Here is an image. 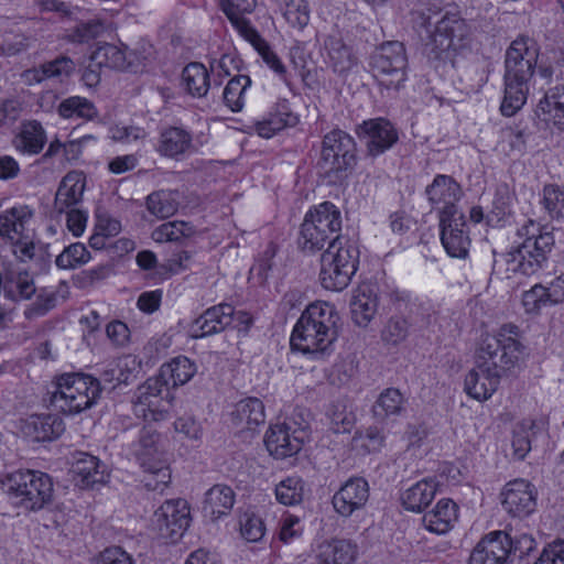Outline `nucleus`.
Segmentation results:
<instances>
[{
	"instance_id": "nucleus-59",
	"label": "nucleus",
	"mask_w": 564,
	"mask_h": 564,
	"mask_svg": "<svg viewBox=\"0 0 564 564\" xmlns=\"http://www.w3.org/2000/svg\"><path fill=\"white\" fill-rule=\"evenodd\" d=\"M409 334V323L401 316L391 317L381 333V338L387 344L397 345L404 340Z\"/></svg>"
},
{
	"instance_id": "nucleus-10",
	"label": "nucleus",
	"mask_w": 564,
	"mask_h": 564,
	"mask_svg": "<svg viewBox=\"0 0 564 564\" xmlns=\"http://www.w3.org/2000/svg\"><path fill=\"white\" fill-rule=\"evenodd\" d=\"M170 389L161 375L149 378L141 384L133 399V412L143 420L158 421L169 411Z\"/></svg>"
},
{
	"instance_id": "nucleus-2",
	"label": "nucleus",
	"mask_w": 564,
	"mask_h": 564,
	"mask_svg": "<svg viewBox=\"0 0 564 564\" xmlns=\"http://www.w3.org/2000/svg\"><path fill=\"white\" fill-rule=\"evenodd\" d=\"M339 319L334 305L327 302L310 304L293 328L290 338L292 349L315 359L328 355L338 337Z\"/></svg>"
},
{
	"instance_id": "nucleus-1",
	"label": "nucleus",
	"mask_w": 564,
	"mask_h": 564,
	"mask_svg": "<svg viewBox=\"0 0 564 564\" xmlns=\"http://www.w3.org/2000/svg\"><path fill=\"white\" fill-rule=\"evenodd\" d=\"M129 358L110 362L97 379L90 375L65 373L57 378L50 391L52 408L67 415L78 414L91 408L104 390L129 382Z\"/></svg>"
},
{
	"instance_id": "nucleus-8",
	"label": "nucleus",
	"mask_w": 564,
	"mask_h": 564,
	"mask_svg": "<svg viewBox=\"0 0 564 564\" xmlns=\"http://www.w3.org/2000/svg\"><path fill=\"white\" fill-rule=\"evenodd\" d=\"M522 349L518 340L503 334L486 338L476 351L475 365L484 372L502 378L519 367Z\"/></svg>"
},
{
	"instance_id": "nucleus-47",
	"label": "nucleus",
	"mask_w": 564,
	"mask_h": 564,
	"mask_svg": "<svg viewBox=\"0 0 564 564\" xmlns=\"http://www.w3.org/2000/svg\"><path fill=\"white\" fill-rule=\"evenodd\" d=\"M251 85V79L247 75H238L231 78L223 93V98L231 111H240L243 107V95Z\"/></svg>"
},
{
	"instance_id": "nucleus-6",
	"label": "nucleus",
	"mask_w": 564,
	"mask_h": 564,
	"mask_svg": "<svg viewBox=\"0 0 564 564\" xmlns=\"http://www.w3.org/2000/svg\"><path fill=\"white\" fill-rule=\"evenodd\" d=\"M356 165V142L347 132L335 129L324 135L318 167L330 185L341 184Z\"/></svg>"
},
{
	"instance_id": "nucleus-35",
	"label": "nucleus",
	"mask_w": 564,
	"mask_h": 564,
	"mask_svg": "<svg viewBox=\"0 0 564 564\" xmlns=\"http://www.w3.org/2000/svg\"><path fill=\"white\" fill-rule=\"evenodd\" d=\"M192 134L178 127H170L160 135L158 151L167 158H177L186 153L193 145Z\"/></svg>"
},
{
	"instance_id": "nucleus-60",
	"label": "nucleus",
	"mask_w": 564,
	"mask_h": 564,
	"mask_svg": "<svg viewBox=\"0 0 564 564\" xmlns=\"http://www.w3.org/2000/svg\"><path fill=\"white\" fill-rule=\"evenodd\" d=\"M296 122V117L292 113H284V117H272L269 120L259 122L257 124V132L262 138H271L275 132L284 129L288 126H293Z\"/></svg>"
},
{
	"instance_id": "nucleus-33",
	"label": "nucleus",
	"mask_w": 564,
	"mask_h": 564,
	"mask_svg": "<svg viewBox=\"0 0 564 564\" xmlns=\"http://www.w3.org/2000/svg\"><path fill=\"white\" fill-rule=\"evenodd\" d=\"M13 143L22 153L39 154L46 143V132L39 121H25L21 124Z\"/></svg>"
},
{
	"instance_id": "nucleus-23",
	"label": "nucleus",
	"mask_w": 564,
	"mask_h": 564,
	"mask_svg": "<svg viewBox=\"0 0 564 564\" xmlns=\"http://www.w3.org/2000/svg\"><path fill=\"white\" fill-rule=\"evenodd\" d=\"M86 176L83 172L72 171L67 173L57 188L54 209L62 214L77 205L83 197Z\"/></svg>"
},
{
	"instance_id": "nucleus-16",
	"label": "nucleus",
	"mask_w": 564,
	"mask_h": 564,
	"mask_svg": "<svg viewBox=\"0 0 564 564\" xmlns=\"http://www.w3.org/2000/svg\"><path fill=\"white\" fill-rule=\"evenodd\" d=\"M304 433L303 429L291 433V426L285 423L275 424L267 431L264 444L275 458H286L301 451Z\"/></svg>"
},
{
	"instance_id": "nucleus-63",
	"label": "nucleus",
	"mask_w": 564,
	"mask_h": 564,
	"mask_svg": "<svg viewBox=\"0 0 564 564\" xmlns=\"http://www.w3.org/2000/svg\"><path fill=\"white\" fill-rule=\"evenodd\" d=\"M93 564H133V560L121 547L112 546L96 556Z\"/></svg>"
},
{
	"instance_id": "nucleus-42",
	"label": "nucleus",
	"mask_w": 564,
	"mask_h": 564,
	"mask_svg": "<svg viewBox=\"0 0 564 564\" xmlns=\"http://www.w3.org/2000/svg\"><path fill=\"white\" fill-rule=\"evenodd\" d=\"M32 215L28 206L12 207L3 212L0 214V236L12 239V232L21 235Z\"/></svg>"
},
{
	"instance_id": "nucleus-3",
	"label": "nucleus",
	"mask_w": 564,
	"mask_h": 564,
	"mask_svg": "<svg viewBox=\"0 0 564 564\" xmlns=\"http://www.w3.org/2000/svg\"><path fill=\"white\" fill-rule=\"evenodd\" d=\"M536 59L538 50L529 37H518L508 47L505 57V96L500 106L503 116H513L525 104Z\"/></svg>"
},
{
	"instance_id": "nucleus-58",
	"label": "nucleus",
	"mask_w": 564,
	"mask_h": 564,
	"mask_svg": "<svg viewBox=\"0 0 564 564\" xmlns=\"http://www.w3.org/2000/svg\"><path fill=\"white\" fill-rule=\"evenodd\" d=\"M42 66L47 79L58 78L61 80H63V78L69 77L76 68L75 62L65 55H59L53 61L45 62L42 64Z\"/></svg>"
},
{
	"instance_id": "nucleus-22",
	"label": "nucleus",
	"mask_w": 564,
	"mask_h": 564,
	"mask_svg": "<svg viewBox=\"0 0 564 564\" xmlns=\"http://www.w3.org/2000/svg\"><path fill=\"white\" fill-rule=\"evenodd\" d=\"M314 553L317 564H352L358 549L349 540L332 539L317 544Z\"/></svg>"
},
{
	"instance_id": "nucleus-27",
	"label": "nucleus",
	"mask_w": 564,
	"mask_h": 564,
	"mask_svg": "<svg viewBox=\"0 0 564 564\" xmlns=\"http://www.w3.org/2000/svg\"><path fill=\"white\" fill-rule=\"evenodd\" d=\"M36 292L34 279L26 270H8L3 275V294L13 302L28 301Z\"/></svg>"
},
{
	"instance_id": "nucleus-54",
	"label": "nucleus",
	"mask_w": 564,
	"mask_h": 564,
	"mask_svg": "<svg viewBox=\"0 0 564 564\" xmlns=\"http://www.w3.org/2000/svg\"><path fill=\"white\" fill-rule=\"evenodd\" d=\"M194 234V227L185 221H170L161 225L154 231L158 241H181V239L192 237Z\"/></svg>"
},
{
	"instance_id": "nucleus-38",
	"label": "nucleus",
	"mask_w": 564,
	"mask_h": 564,
	"mask_svg": "<svg viewBox=\"0 0 564 564\" xmlns=\"http://www.w3.org/2000/svg\"><path fill=\"white\" fill-rule=\"evenodd\" d=\"M221 9L231 24L242 34L254 32L245 14L251 13L257 0H220Z\"/></svg>"
},
{
	"instance_id": "nucleus-56",
	"label": "nucleus",
	"mask_w": 564,
	"mask_h": 564,
	"mask_svg": "<svg viewBox=\"0 0 564 564\" xmlns=\"http://www.w3.org/2000/svg\"><path fill=\"white\" fill-rule=\"evenodd\" d=\"M104 30V24L99 20L91 19L77 23L67 34V39L73 43H87L98 37Z\"/></svg>"
},
{
	"instance_id": "nucleus-15",
	"label": "nucleus",
	"mask_w": 564,
	"mask_h": 564,
	"mask_svg": "<svg viewBox=\"0 0 564 564\" xmlns=\"http://www.w3.org/2000/svg\"><path fill=\"white\" fill-rule=\"evenodd\" d=\"M425 193L430 203L440 210V218L454 217L456 214H460L456 202L460 198L462 189L452 176L436 175L432 184L426 187Z\"/></svg>"
},
{
	"instance_id": "nucleus-24",
	"label": "nucleus",
	"mask_w": 564,
	"mask_h": 564,
	"mask_svg": "<svg viewBox=\"0 0 564 564\" xmlns=\"http://www.w3.org/2000/svg\"><path fill=\"white\" fill-rule=\"evenodd\" d=\"M321 259L328 260L349 272L356 273L359 264V249L354 241L337 234L329 241L328 248Z\"/></svg>"
},
{
	"instance_id": "nucleus-29",
	"label": "nucleus",
	"mask_w": 564,
	"mask_h": 564,
	"mask_svg": "<svg viewBox=\"0 0 564 564\" xmlns=\"http://www.w3.org/2000/svg\"><path fill=\"white\" fill-rule=\"evenodd\" d=\"M536 116L558 129H564V85L550 88L540 100Z\"/></svg>"
},
{
	"instance_id": "nucleus-20",
	"label": "nucleus",
	"mask_w": 564,
	"mask_h": 564,
	"mask_svg": "<svg viewBox=\"0 0 564 564\" xmlns=\"http://www.w3.org/2000/svg\"><path fill=\"white\" fill-rule=\"evenodd\" d=\"M441 240L447 253L453 258H465L468 253L469 237L465 231L463 214L440 218Z\"/></svg>"
},
{
	"instance_id": "nucleus-51",
	"label": "nucleus",
	"mask_w": 564,
	"mask_h": 564,
	"mask_svg": "<svg viewBox=\"0 0 564 564\" xmlns=\"http://www.w3.org/2000/svg\"><path fill=\"white\" fill-rule=\"evenodd\" d=\"M541 203L551 218H564V189L558 185H545L543 187Z\"/></svg>"
},
{
	"instance_id": "nucleus-62",
	"label": "nucleus",
	"mask_w": 564,
	"mask_h": 564,
	"mask_svg": "<svg viewBox=\"0 0 564 564\" xmlns=\"http://www.w3.org/2000/svg\"><path fill=\"white\" fill-rule=\"evenodd\" d=\"M56 305L55 293H40L34 303H32L24 311V315L28 319H32L37 316L45 315L48 311L54 308Z\"/></svg>"
},
{
	"instance_id": "nucleus-57",
	"label": "nucleus",
	"mask_w": 564,
	"mask_h": 564,
	"mask_svg": "<svg viewBox=\"0 0 564 564\" xmlns=\"http://www.w3.org/2000/svg\"><path fill=\"white\" fill-rule=\"evenodd\" d=\"M330 430L336 433H349L355 424V417L351 412L346 410L343 404H333L328 410Z\"/></svg>"
},
{
	"instance_id": "nucleus-36",
	"label": "nucleus",
	"mask_w": 564,
	"mask_h": 564,
	"mask_svg": "<svg viewBox=\"0 0 564 564\" xmlns=\"http://www.w3.org/2000/svg\"><path fill=\"white\" fill-rule=\"evenodd\" d=\"M405 398L395 388L384 389L372 405L373 416L378 421H386L392 416L401 415L405 411Z\"/></svg>"
},
{
	"instance_id": "nucleus-4",
	"label": "nucleus",
	"mask_w": 564,
	"mask_h": 564,
	"mask_svg": "<svg viewBox=\"0 0 564 564\" xmlns=\"http://www.w3.org/2000/svg\"><path fill=\"white\" fill-rule=\"evenodd\" d=\"M524 240L506 254L507 271L533 275L543 269L555 245L550 231H542L533 220H528L518 231Z\"/></svg>"
},
{
	"instance_id": "nucleus-9",
	"label": "nucleus",
	"mask_w": 564,
	"mask_h": 564,
	"mask_svg": "<svg viewBox=\"0 0 564 564\" xmlns=\"http://www.w3.org/2000/svg\"><path fill=\"white\" fill-rule=\"evenodd\" d=\"M370 68L381 87L400 89L408 78V55L404 44L399 41L382 43L371 55Z\"/></svg>"
},
{
	"instance_id": "nucleus-52",
	"label": "nucleus",
	"mask_w": 564,
	"mask_h": 564,
	"mask_svg": "<svg viewBox=\"0 0 564 564\" xmlns=\"http://www.w3.org/2000/svg\"><path fill=\"white\" fill-rule=\"evenodd\" d=\"M283 17L294 29L303 30L310 22V8L306 0H285Z\"/></svg>"
},
{
	"instance_id": "nucleus-49",
	"label": "nucleus",
	"mask_w": 564,
	"mask_h": 564,
	"mask_svg": "<svg viewBox=\"0 0 564 564\" xmlns=\"http://www.w3.org/2000/svg\"><path fill=\"white\" fill-rule=\"evenodd\" d=\"M304 481L297 477L292 476L282 480L275 488V496L280 503L285 506H294L303 500Z\"/></svg>"
},
{
	"instance_id": "nucleus-44",
	"label": "nucleus",
	"mask_w": 564,
	"mask_h": 564,
	"mask_svg": "<svg viewBox=\"0 0 564 564\" xmlns=\"http://www.w3.org/2000/svg\"><path fill=\"white\" fill-rule=\"evenodd\" d=\"M188 93L194 97H203L209 87V74L202 63H189L182 73Z\"/></svg>"
},
{
	"instance_id": "nucleus-11",
	"label": "nucleus",
	"mask_w": 564,
	"mask_h": 564,
	"mask_svg": "<svg viewBox=\"0 0 564 564\" xmlns=\"http://www.w3.org/2000/svg\"><path fill=\"white\" fill-rule=\"evenodd\" d=\"M191 513L183 499L165 501L153 514L152 525L165 540L176 542L189 527Z\"/></svg>"
},
{
	"instance_id": "nucleus-39",
	"label": "nucleus",
	"mask_w": 564,
	"mask_h": 564,
	"mask_svg": "<svg viewBox=\"0 0 564 564\" xmlns=\"http://www.w3.org/2000/svg\"><path fill=\"white\" fill-rule=\"evenodd\" d=\"M196 372V366L187 357L180 356L171 362L165 364L160 369L161 378L167 386H182L188 382Z\"/></svg>"
},
{
	"instance_id": "nucleus-25",
	"label": "nucleus",
	"mask_w": 564,
	"mask_h": 564,
	"mask_svg": "<svg viewBox=\"0 0 564 564\" xmlns=\"http://www.w3.org/2000/svg\"><path fill=\"white\" fill-rule=\"evenodd\" d=\"M377 288L372 284L360 285L352 295L350 312L354 323L366 327L375 317L378 310Z\"/></svg>"
},
{
	"instance_id": "nucleus-14",
	"label": "nucleus",
	"mask_w": 564,
	"mask_h": 564,
	"mask_svg": "<svg viewBox=\"0 0 564 564\" xmlns=\"http://www.w3.org/2000/svg\"><path fill=\"white\" fill-rule=\"evenodd\" d=\"M356 132L366 140L368 154L378 156L389 150L398 141V132L386 119L377 118L364 121Z\"/></svg>"
},
{
	"instance_id": "nucleus-31",
	"label": "nucleus",
	"mask_w": 564,
	"mask_h": 564,
	"mask_svg": "<svg viewBox=\"0 0 564 564\" xmlns=\"http://www.w3.org/2000/svg\"><path fill=\"white\" fill-rule=\"evenodd\" d=\"M231 416L237 427L256 431L265 422L264 405L258 398H246L236 404Z\"/></svg>"
},
{
	"instance_id": "nucleus-61",
	"label": "nucleus",
	"mask_w": 564,
	"mask_h": 564,
	"mask_svg": "<svg viewBox=\"0 0 564 564\" xmlns=\"http://www.w3.org/2000/svg\"><path fill=\"white\" fill-rule=\"evenodd\" d=\"M522 304L527 313H538L542 307H545L549 302L545 299V286L535 284L531 290L525 291L522 295Z\"/></svg>"
},
{
	"instance_id": "nucleus-30",
	"label": "nucleus",
	"mask_w": 564,
	"mask_h": 564,
	"mask_svg": "<svg viewBox=\"0 0 564 564\" xmlns=\"http://www.w3.org/2000/svg\"><path fill=\"white\" fill-rule=\"evenodd\" d=\"M457 505L451 499H441L435 508L423 516V525L437 534L447 533L457 520Z\"/></svg>"
},
{
	"instance_id": "nucleus-5",
	"label": "nucleus",
	"mask_w": 564,
	"mask_h": 564,
	"mask_svg": "<svg viewBox=\"0 0 564 564\" xmlns=\"http://www.w3.org/2000/svg\"><path fill=\"white\" fill-rule=\"evenodd\" d=\"M1 486L12 505L26 511L41 510L53 498L52 478L39 470L19 469L7 474Z\"/></svg>"
},
{
	"instance_id": "nucleus-32",
	"label": "nucleus",
	"mask_w": 564,
	"mask_h": 564,
	"mask_svg": "<svg viewBox=\"0 0 564 564\" xmlns=\"http://www.w3.org/2000/svg\"><path fill=\"white\" fill-rule=\"evenodd\" d=\"M500 379L497 375L481 371L475 365V368L466 375L465 391L469 397L485 401L498 389Z\"/></svg>"
},
{
	"instance_id": "nucleus-48",
	"label": "nucleus",
	"mask_w": 564,
	"mask_h": 564,
	"mask_svg": "<svg viewBox=\"0 0 564 564\" xmlns=\"http://www.w3.org/2000/svg\"><path fill=\"white\" fill-rule=\"evenodd\" d=\"M533 435V423L521 422L516 424L511 438L512 456L514 459L523 460L525 458L531 451Z\"/></svg>"
},
{
	"instance_id": "nucleus-50",
	"label": "nucleus",
	"mask_w": 564,
	"mask_h": 564,
	"mask_svg": "<svg viewBox=\"0 0 564 564\" xmlns=\"http://www.w3.org/2000/svg\"><path fill=\"white\" fill-rule=\"evenodd\" d=\"M159 441L160 435L152 425H143L140 429L133 452L141 465L143 459L151 460V456L158 451Z\"/></svg>"
},
{
	"instance_id": "nucleus-46",
	"label": "nucleus",
	"mask_w": 564,
	"mask_h": 564,
	"mask_svg": "<svg viewBox=\"0 0 564 564\" xmlns=\"http://www.w3.org/2000/svg\"><path fill=\"white\" fill-rule=\"evenodd\" d=\"M58 113L65 119L80 118L90 120L97 116V109L88 99L73 96L59 104Z\"/></svg>"
},
{
	"instance_id": "nucleus-55",
	"label": "nucleus",
	"mask_w": 564,
	"mask_h": 564,
	"mask_svg": "<svg viewBox=\"0 0 564 564\" xmlns=\"http://www.w3.org/2000/svg\"><path fill=\"white\" fill-rule=\"evenodd\" d=\"M240 532L248 542L260 541L265 533L263 520L254 512L246 511L240 516Z\"/></svg>"
},
{
	"instance_id": "nucleus-26",
	"label": "nucleus",
	"mask_w": 564,
	"mask_h": 564,
	"mask_svg": "<svg viewBox=\"0 0 564 564\" xmlns=\"http://www.w3.org/2000/svg\"><path fill=\"white\" fill-rule=\"evenodd\" d=\"M25 435L36 442H45L57 438L65 430L61 417L54 414L31 415L23 423Z\"/></svg>"
},
{
	"instance_id": "nucleus-12",
	"label": "nucleus",
	"mask_w": 564,
	"mask_h": 564,
	"mask_svg": "<svg viewBox=\"0 0 564 564\" xmlns=\"http://www.w3.org/2000/svg\"><path fill=\"white\" fill-rule=\"evenodd\" d=\"M513 549V539L506 531L486 534L474 547L468 564H506Z\"/></svg>"
},
{
	"instance_id": "nucleus-41",
	"label": "nucleus",
	"mask_w": 564,
	"mask_h": 564,
	"mask_svg": "<svg viewBox=\"0 0 564 564\" xmlns=\"http://www.w3.org/2000/svg\"><path fill=\"white\" fill-rule=\"evenodd\" d=\"M354 275V272H349L328 260L321 259L319 280L324 289L336 292L343 291L349 285Z\"/></svg>"
},
{
	"instance_id": "nucleus-34",
	"label": "nucleus",
	"mask_w": 564,
	"mask_h": 564,
	"mask_svg": "<svg viewBox=\"0 0 564 564\" xmlns=\"http://www.w3.org/2000/svg\"><path fill=\"white\" fill-rule=\"evenodd\" d=\"M437 486L432 479H423L401 495L403 507L413 512L423 511L434 499Z\"/></svg>"
},
{
	"instance_id": "nucleus-37",
	"label": "nucleus",
	"mask_w": 564,
	"mask_h": 564,
	"mask_svg": "<svg viewBox=\"0 0 564 564\" xmlns=\"http://www.w3.org/2000/svg\"><path fill=\"white\" fill-rule=\"evenodd\" d=\"M235 503V492L227 485H215L207 492L204 501V511L214 519L227 514Z\"/></svg>"
},
{
	"instance_id": "nucleus-64",
	"label": "nucleus",
	"mask_w": 564,
	"mask_h": 564,
	"mask_svg": "<svg viewBox=\"0 0 564 564\" xmlns=\"http://www.w3.org/2000/svg\"><path fill=\"white\" fill-rule=\"evenodd\" d=\"M534 564H564V540L550 543Z\"/></svg>"
},
{
	"instance_id": "nucleus-18",
	"label": "nucleus",
	"mask_w": 564,
	"mask_h": 564,
	"mask_svg": "<svg viewBox=\"0 0 564 564\" xmlns=\"http://www.w3.org/2000/svg\"><path fill=\"white\" fill-rule=\"evenodd\" d=\"M91 66L106 67L132 73L142 72L143 62L135 51L126 52L119 46L110 43L99 45L91 53Z\"/></svg>"
},
{
	"instance_id": "nucleus-21",
	"label": "nucleus",
	"mask_w": 564,
	"mask_h": 564,
	"mask_svg": "<svg viewBox=\"0 0 564 564\" xmlns=\"http://www.w3.org/2000/svg\"><path fill=\"white\" fill-rule=\"evenodd\" d=\"M232 305L221 303L207 308L191 327L194 338H203L220 333L230 326Z\"/></svg>"
},
{
	"instance_id": "nucleus-7",
	"label": "nucleus",
	"mask_w": 564,
	"mask_h": 564,
	"mask_svg": "<svg viewBox=\"0 0 564 564\" xmlns=\"http://www.w3.org/2000/svg\"><path fill=\"white\" fill-rule=\"evenodd\" d=\"M340 228L339 209L333 203L324 202L305 215L301 225L299 246L306 253H315L322 250Z\"/></svg>"
},
{
	"instance_id": "nucleus-17",
	"label": "nucleus",
	"mask_w": 564,
	"mask_h": 564,
	"mask_svg": "<svg viewBox=\"0 0 564 564\" xmlns=\"http://www.w3.org/2000/svg\"><path fill=\"white\" fill-rule=\"evenodd\" d=\"M469 34L466 21L457 10H448L436 22L434 41L442 50H458Z\"/></svg>"
},
{
	"instance_id": "nucleus-13",
	"label": "nucleus",
	"mask_w": 564,
	"mask_h": 564,
	"mask_svg": "<svg viewBox=\"0 0 564 564\" xmlns=\"http://www.w3.org/2000/svg\"><path fill=\"white\" fill-rule=\"evenodd\" d=\"M503 509L517 518L531 514L536 507V492L534 487L524 479L509 481L501 492Z\"/></svg>"
},
{
	"instance_id": "nucleus-53",
	"label": "nucleus",
	"mask_w": 564,
	"mask_h": 564,
	"mask_svg": "<svg viewBox=\"0 0 564 564\" xmlns=\"http://www.w3.org/2000/svg\"><path fill=\"white\" fill-rule=\"evenodd\" d=\"M89 259L90 253L85 245L76 242L66 247L63 252L56 257L55 263L59 269H74L85 264Z\"/></svg>"
},
{
	"instance_id": "nucleus-43",
	"label": "nucleus",
	"mask_w": 564,
	"mask_h": 564,
	"mask_svg": "<svg viewBox=\"0 0 564 564\" xmlns=\"http://www.w3.org/2000/svg\"><path fill=\"white\" fill-rule=\"evenodd\" d=\"M178 193L172 191H158L147 197L148 210L159 217L169 218L178 209Z\"/></svg>"
},
{
	"instance_id": "nucleus-40",
	"label": "nucleus",
	"mask_w": 564,
	"mask_h": 564,
	"mask_svg": "<svg viewBox=\"0 0 564 564\" xmlns=\"http://www.w3.org/2000/svg\"><path fill=\"white\" fill-rule=\"evenodd\" d=\"M73 471L80 478L79 482L84 487H90L105 481V473L100 470L99 459L87 453L79 454V457L73 465Z\"/></svg>"
},
{
	"instance_id": "nucleus-45",
	"label": "nucleus",
	"mask_w": 564,
	"mask_h": 564,
	"mask_svg": "<svg viewBox=\"0 0 564 564\" xmlns=\"http://www.w3.org/2000/svg\"><path fill=\"white\" fill-rule=\"evenodd\" d=\"M141 467L147 475L142 482L152 491H163L171 481L170 468L163 462L142 460Z\"/></svg>"
},
{
	"instance_id": "nucleus-19",
	"label": "nucleus",
	"mask_w": 564,
	"mask_h": 564,
	"mask_svg": "<svg viewBox=\"0 0 564 564\" xmlns=\"http://www.w3.org/2000/svg\"><path fill=\"white\" fill-rule=\"evenodd\" d=\"M369 499V486L361 477L348 479L333 497V506L337 513L350 517L356 510L365 507Z\"/></svg>"
},
{
	"instance_id": "nucleus-28",
	"label": "nucleus",
	"mask_w": 564,
	"mask_h": 564,
	"mask_svg": "<svg viewBox=\"0 0 564 564\" xmlns=\"http://www.w3.org/2000/svg\"><path fill=\"white\" fill-rule=\"evenodd\" d=\"M324 47L327 53V64L334 73L344 75L357 64V57L354 55L351 47L341 37L327 36Z\"/></svg>"
}]
</instances>
